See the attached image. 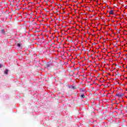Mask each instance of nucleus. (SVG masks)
<instances>
[{
	"label": "nucleus",
	"mask_w": 127,
	"mask_h": 127,
	"mask_svg": "<svg viewBox=\"0 0 127 127\" xmlns=\"http://www.w3.org/2000/svg\"><path fill=\"white\" fill-rule=\"evenodd\" d=\"M64 13H65V12H64Z\"/></svg>",
	"instance_id": "11"
},
{
	"label": "nucleus",
	"mask_w": 127,
	"mask_h": 127,
	"mask_svg": "<svg viewBox=\"0 0 127 127\" xmlns=\"http://www.w3.org/2000/svg\"><path fill=\"white\" fill-rule=\"evenodd\" d=\"M109 14H112L113 15H114V14H115V13H114L113 10H111L109 11Z\"/></svg>",
	"instance_id": "4"
},
{
	"label": "nucleus",
	"mask_w": 127,
	"mask_h": 127,
	"mask_svg": "<svg viewBox=\"0 0 127 127\" xmlns=\"http://www.w3.org/2000/svg\"><path fill=\"white\" fill-rule=\"evenodd\" d=\"M116 75H119V74H120V73H119V72H118V71H117V72H116Z\"/></svg>",
	"instance_id": "8"
},
{
	"label": "nucleus",
	"mask_w": 127,
	"mask_h": 127,
	"mask_svg": "<svg viewBox=\"0 0 127 127\" xmlns=\"http://www.w3.org/2000/svg\"><path fill=\"white\" fill-rule=\"evenodd\" d=\"M8 73V69H5L4 74H5V75H7V74Z\"/></svg>",
	"instance_id": "5"
},
{
	"label": "nucleus",
	"mask_w": 127,
	"mask_h": 127,
	"mask_svg": "<svg viewBox=\"0 0 127 127\" xmlns=\"http://www.w3.org/2000/svg\"><path fill=\"white\" fill-rule=\"evenodd\" d=\"M1 67H2V64H0V68H1Z\"/></svg>",
	"instance_id": "9"
},
{
	"label": "nucleus",
	"mask_w": 127,
	"mask_h": 127,
	"mask_svg": "<svg viewBox=\"0 0 127 127\" xmlns=\"http://www.w3.org/2000/svg\"><path fill=\"white\" fill-rule=\"evenodd\" d=\"M51 65V64H50V63L49 62H48L45 64V67L48 68L50 67Z\"/></svg>",
	"instance_id": "2"
},
{
	"label": "nucleus",
	"mask_w": 127,
	"mask_h": 127,
	"mask_svg": "<svg viewBox=\"0 0 127 127\" xmlns=\"http://www.w3.org/2000/svg\"><path fill=\"white\" fill-rule=\"evenodd\" d=\"M81 91H82V92H84V90L83 89H81Z\"/></svg>",
	"instance_id": "10"
},
{
	"label": "nucleus",
	"mask_w": 127,
	"mask_h": 127,
	"mask_svg": "<svg viewBox=\"0 0 127 127\" xmlns=\"http://www.w3.org/2000/svg\"><path fill=\"white\" fill-rule=\"evenodd\" d=\"M0 31L1 33H2L3 34H5V32H4V29H2L0 30Z\"/></svg>",
	"instance_id": "6"
},
{
	"label": "nucleus",
	"mask_w": 127,
	"mask_h": 127,
	"mask_svg": "<svg viewBox=\"0 0 127 127\" xmlns=\"http://www.w3.org/2000/svg\"><path fill=\"white\" fill-rule=\"evenodd\" d=\"M81 99H84L85 98V94L81 93L80 95Z\"/></svg>",
	"instance_id": "3"
},
{
	"label": "nucleus",
	"mask_w": 127,
	"mask_h": 127,
	"mask_svg": "<svg viewBox=\"0 0 127 127\" xmlns=\"http://www.w3.org/2000/svg\"><path fill=\"white\" fill-rule=\"evenodd\" d=\"M57 9V11L58 9Z\"/></svg>",
	"instance_id": "12"
},
{
	"label": "nucleus",
	"mask_w": 127,
	"mask_h": 127,
	"mask_svg": "<svg viewBox=\"0 0 127 127\" xmlns=\"http://www.w3.org/2000/svg\"><path fill=\"white\" fill-rule=\"evenodd\" d=\"M17 46L18 47H21V44H20V43H17Z\"/></svg>",
	"instance_id": "7"
},
{
	"label": "nucleus",
	"mask_w": 127,
	"mask_h": 127,
	"mask_svg": "<svg viewBox=\"0 0 127 127\" xmlns=\"http://www.w3.org/2000/svg\"><path fill=\"white\" fill-rule=\"evenodd\" d=\"M116 96L119 98H122V97H124V96H125V94H123L122 93H116Z\"/></svg>",
	"instance_id": "1"
}]
</instances>
